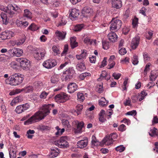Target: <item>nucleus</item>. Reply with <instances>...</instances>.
<instances>
[{"instance_id": "obj_1", "label": "nucleus", "mask_w": 158, "mask_h": 158, "mask_svg": "<svg viewBox=\"0 0 158 158\" xmlns=\"http://www.w3.org/2000/svg\"><path fill=\"white\" fill-rule=\"evenodd\" d=\"M51 104H45L40 106L39 110L34 115L24 122L25 125H28L32 123L44 119L50 113Z\"/></svg>"}, {"instance_id": "obj_2", "label": "nucleus", "mask_w": 158, "mask_h": 158, "mask_svg": "<svg viewBox=\"0 0 158 158\" xmlns=\"http://www.w3.org/2000/svg\"><path fill=\"white\" fill-rule=\"evenodd\" d=\"M21 10L20 7L17 5L14 4H9L7 6V10L6 13L2 12L1 17L3 24H7L9 21L8 18H12L16 16L17 14L21 12Z\"/></svg>"}, {"instance_id": "obj_3", "label": "nucleus", "mask_w": 158, "mask_h": 158, "mask_svg": "<svg viewBox=\"0 0 158 158\" xmlns=\"http://www.w3.org/2000/svg\"><path fill=\"white\" fill-rule=\"evenodd\" d=\"M20 73H15L11 75L10 78L9 84L11 85H17L21 83L23 80V77Z\"/></svg>"}, {"instance_id": "obj_4", "label": "nucleus", "mask_w": 158, "mask_h": 158, "mask_svg": "<svg viewBox=\"0 0 158 158\" xmlns=\"http://www.w3.org/2000/svg\"><path fill=\"white\" fill-rule=\"evenodd\" d=\"M122 25V22L121 20L118 19H113L111 22L110 27L111 31H117L121 27Z\"/></svg>"}, {"instance_id": "obj_5", "label": "nucleus", "mask_w": 158, "mask_h": 158, "mask_svg": "<svg viewBox=\"0 0 158 158\" xmlns=\"http://www.w3.org/2000/svg\"><path fill=\"white\" fill-rule=\"evenodd\" d=\"M117 136L115 133H113L110 134L108 136H106L102 140V142L100 143L101 145H103L106 143L108 145L112 143L113 139H115Z\"/></svg>"}, {"instance_id": "obj_6", "label": "nucleus", "mask_w": 158, "mask_h": 158, "mask_svg": "<svg viewBox=\"0 0 158 158\" xmlns=\"http://www.w3.org/2000/svg\"><path fill=\"white\" fill-rule=\"evenodd\" d=\"M56 143L59 147L65 148L69 147V143L67 141V137L66 136L61 137L58 140Z\"/></svg>"}, {"instance_id": "obj_7", "label": "nucleus", "mask_w": 158, "mask_h": 158, "mask_svg": "<svg viewBox=\"0 0 158 158\" xmlns=\"http://www.w3.org/2000/svg\"><path fill=\"white\" fill-rule=\"evenodd\" d=\"M56 102L59 103H63L68 99V96L65 93H61L56 95L55 97Z\"/></svg>"}, {"instance_id": "obj_8", "label": "nucleus", "mask_w": 158, "mask_h": 158, "mask_svg": "<svg viewBox=\"0 0 158 158\" xmlns=\"http://www.w3.org/2000/svg\"><path fill=\"white\" fill-rule=\"evenodd\" d=\"M57 62L53 59H48L44 62L43 66L47 69H51L57 64Z\"/></svg>"}, {"instance_id": "obj_9", "label": "nucleus", "mask_w": 158, "mask_h": 158, "mask_svg": "<svg viewBox=\"0 0 158 158\" xmlns=\"http://www.w3.org/2000/svg\"><path fill=\"white\" fill-rule=\"evenodd\" d=\"M30 105L27 103L18 106L15 110L16 112L18 114H20L24 111L27 110L29 108Z\"/></svg>"}, {"instance_id": "obj_10", "label": "nucleus", "mask_w": 158, "mask_h": 158, "mask_svg": "<svg viewBox=\"0 0 158 158\" xmlns=\"http://www.w3.org/2000/svg\"><path fill=\"white\" fill-rule=\"evenodd\" d=\"M14 33L12 31H3L0 34L1 38L4 40L10 39L14 35Z\"/></svg>"}, {"instance_id": "obj_11", "label": "nucleus", "mask_w": 158, "mask_h": 158, "mask_svg": "<svg viewBox=\"0 0 158 158\" xmlns=\"http://www.w3.org/2000/svg\"><path fill=\"white\" fill-rule=\"evenodd\" d=\"M77 126V128L75 129V132L77 133H80L82 132V129L84 127V123L83 122H79L78 121H75Z\"/></svg>"}, {"instance_id": "obj_12", "label": "nucleus", "mask_w": 158, "mask_h": 158, "mask_svg": "<svg viewBox=\"0 0 158 158\" xmlns=\"http://www.w3.org/2000/svg\"><path fill=\"white\" fill-rule=\"evenodd\" d=\"M46 52L45 51L42 52L35 51L33 54L34 58L37 60H40L43 58L45 56Z\"/></svg>"}, {"instance_id": "obj_13", "label": "nucleus", "mask_w": 158, "mask_h": 158, "mask_svg": "<svg viewBox=\"0 0 158 158\" xmlns=\"http://www.w3.org/2000/svg\"><path fill=\"white\" fill-rule=\"evenodd\" d=\"M68 92L69 93H72L75 92L78 88V86L76 83H71L68 85Z\"/></svg>"}, {"instance_id": "obj_14", "label": "nucleus", "mask_w": 158, "mask_h": 158, "mask_svg": "<svg viewBox=\"0 0 158 158\" xmlns=\"http://www.w3.org/2000/svg\"><path fill=\"white\" fill-rule=\"evenodd\" d=\"M18 61L20 63L21 67L26 68L29 64V61L27 59L24 58H18L17 59Z\"/></svg>"}, {"instance_id": "obj_15", "label": "nucleus", "mask_w": 158, "mask_h": 158, "mask_svg": "<svg viewBox=\"0 0 158 158\" xmlns=\"http://www.w3.org/2000/svg\"><path fill=\"white\" fill-rule=\"evenodd\" d=\"M79 14V11L76 8L71 9L69 16L72 20H74L77 18Z\"/></svg>"}, {"instance_id": "obj_16", "label": "nucleus", "mask_w": 158, "mask_h": 158, "mask_svg": "<svg viewBox=\"0 0 158 158\" xmlns=\"http://www.w3.org/2000/svg\"><path fill=\"white\" fill-rule=\"evenodd\" d=\"M140 40V37L137 36L133 38L132 40L131 46L133 49H135L139 44Z\"/></svg>"}, {"instance_id": "obj_17", "label": "nucleus", "mask_w": 158, "mask_h": 158, "mask_svg": "<svg viewBox=\"0 0 158 158\" xmlns=\"http://www.w3.org/2000/svg\"><path fill=\"white\" fill-rule=\"evenodd\" d=\"M107 37L109 40L113 43L115 42L117 39V36L116 33L112 31L108 34Z\"/></svg>"}, {"instance_id": "obj_18", "label": "nucleus", "mask_w": 158, "mask_h": 158, "mask_svg": "<svg viewBox=\"0 0 158 158\" xmlns=\"http://www.w3.org/2000/svg\"><path fill=\"white\" fill-rule=\"evenodd\" d=\"M93 10L91 8L85 7L83 8L82 13L84 16H90L93 13Z\"/></svg>"}, {"instance_id": "obj_19", "label": "nucleus", "mask_w": 158, "mask_h": 158, "mask_svg": "<svg viewBox=\"0 0 158 158\" xmlns=\"http://www.w3.org/2000/svg\"><path fill=\"white\" fill-rule=\"evenodd\" d=\"M112 6L113 8L119 9L122 6L121 0H112Z\"/></svg>"}, {"instance_id": "obj_20", "label": "nucleus", "mask_w": 158, "mask_h": 158, "mask_svg": "<svg viewBox=\"0 0 158 158\" xmlns=\"http://www.w3.org/2000/svg\"><path fill=\"white\" fill-rule=\"evenodd\" d=\"M58 39L60 40H63L65 39L66 33L65 32L60 31H57L55 32Z\"/></svg>"}, {"instance_id": "obj_21", "label": "nucleus", "mask_w": 158, "mask_h": 158, "mask_svg": "<svg viewBox=\"0 0 158 158\" xmlns=\"http://www.w3.org/2000/svg\"><path fill=\"white\" fill-rule=\"evenodd\" d=\"M88 141L87 139L82 140L78 142L77 143V148H83L85 147L88 143Z\"/></svg>"}, {"instance_id": "obj_22", "label": "nucleus", "mask_w": 158, "mask_h": 158, "mask_svg": "<svg viewBox=\"0 0 158 158\" xmlns=\"http://www.w3.org/2000/svg\"><path fill=\"white\" fill-rule=\"evenodd\" d=\"M59 152V150L58 148H51V152H50V157L54 158L57 156Z\"/></svg>"}, {"instance_id": "obj_23", "label": "nucleus", "mask_w": 158, "mask_h": 158, "mask_svg": "<svg viewBox=\"0 0 158 158\" xmlns=\"http://www.w3.org/2000/svg\"><path fill=\"white\" fill-rule=\"evenodd\" d=\"M76 69L81 72L84 70L86 69L85 63L83 61L78 63L76 65Z\"/></svg>"}, {"instance_id": "obj_24", "label": "nucleus", "mask_w": 158, "mask_h": 158, "mask_svg": "<svg viewBox=\"0 0 158 158\" xmlns=\"http://www.w3.org/2000/svg\"><path fill=\"white\" fill-rule=\"evenodd\" d=\"M70 45L71 48H74L77 47L78 45V43L76 42V38L74 37H73L70 38Z\"/></svg>"}, {"instance_id": "obj_25", "label": "nucleus", "mask_w": 158, "mask_h": 158, "mask_svg": "<svg viewBox=\"0 0 158 158\" xmlns=\"http://www.w3.org/2000/svg\"><path fill=\"white\" fill-rule=\"evenodd\" d=\"M158 76V72L156 71H152L151 74L150 76V80L152 81H154Z\"/></svg>"}, {"instance_id": "obj_26", "label": "nucleus", "mask_w": 158, "mask_h": 158, "mask_svg": "<svg viewBox=\"0 0 158 158\" xmlns=\"http://www.w3.org/2000/svg\"><path fill=\"white\" fill-rule=\"evenodd\" d=\"M83 108V106L80 104L77 105L76 106V110H74V112H76L77 115L81 114V111Z\"/></svg>"}, {"instance_id": "obj_27", "label": "nucleus", "mask_w": 158, "mask_h": 158, "mask_svg": "<svg viewBox=\"0 0 158 158\" xmlns=\"http://www.w3.org/2000/svg\"><path fill=\"white\" fill-rule=\"evenodd\" d=\"M23 15L24 17L28 19H31L32 18L31 12L27 9H25L24 10Z\"/></svg>"}, {"instance_id": "obj_28", "label": "nucleus", "mask_w": 158, "mask_h": 158, "mask_svg": "<svg viewBox=\"0 0 158 158\" xmlns=\"http://www.w3.org/2000/svg\"><path fill=\"white\" fill-rule=\"evenodd\" d=\"M84 42L85 44H91L93 43H94V44H95L96 40H91L88 37H85L84 39Z\"/></svg>"}, {"instance_id": "obj_29", "label": "nucleus", "mask_w": 158, "mask_h": 158, "mask_svg": "<svg viewBox=\"0 0 158 158\" xmlns=\"http://www.w3.org/2000/svg\"><path fill=\"white\" fill-rule=\"evenodd\" d=\"M15 56L17 57L20 56L22 55L23 52V50L22 49L19 48H14Z\"/></svg>"}, {"instance_id": "obj_30", "label": "nucleus", "mask_w": 158, "mask_h": 158, "mask_svg": "<svg viewBox=\"0 0 158 158\" xmlns=\"http://www.w3.org/2000/svg\"><path fill=\"white\" fill-rule=\"evenodd\" d=\"M86 56V53L85 52H83L80 55H77L76 57L78 60H83L85 59Z\"/></svg>"}, {"instance_id": "obj_31", "label": "nucleus", "mask_w": 158, "mask_h": 158, "mask_svg": "<svg viewBox=\"0 0 158 158\" xmlns=\"http://www.w3.org/2000/svg\"><path fill=\"white\" fill-rule=\"evenodd\" d=\"M59 76L57 75L52 76L51 78V81L52 83H56L59 81Z\"/></svg>"}, {"instance_id": "obj_32", "label": "nucleus", "mask_w": 158, "mask_h": 158, "mask_svg": "<svg viewBox=\"0 0 158 158\" xmlns=\"http://www.w3.org/2000/svg\"><path fill=\"white\" fill-rule=\"evenodd\" d=\"M38 29L39 27L33 23H31L27 28L28 30H29L32 31H36Z\"/></svg>"}, {"instance_id": "obj_33", "label": "nucleus", "mask_w": 158, "mask_h": 158, "mask_svg": "<svg viewBox=\"0 0 158 158\" xmlns=\"http://www.w3.org/2000/svg\"><path fill=\"white\" fill-rule=\"evenodd\" d=\"M35 132V131L34 130H29L27 131L26 136L28 139H32L34 136L32 134L34 133Z\"/></svg>"}, {"instance_id": "obj_34", "label": "nucleus", "mask_w": 158, "mask_h": 158, "mask_svg": "<svg viewBox=\"0 0 158 158\" xmlns=\"http://www.w3.org/2000/svg\"><path fill=\"white\" fill-rule=\"evenodd\" d=\"M33 89V87L32 86L29 85L26 86L22 89V91H23L26 93L32 91Z\"/></svg>"}, {"instance_id": "obj_35", "label": "nucleus", "mask_w": 158, "mask_h": 158, "mask_svg": "<svg viewBox=\"0 0 158 158\" xmlns=\"http://www.w3.org/2000/svg\"><path fill=\"white\" fill-rule=\"evenodd\" d=\"M90 76L91 74L89 73L85 72L81 74L80 75L79 77L80 79L81 80H83L85 77Z\"/></svg>"}, {"instance_id": "obj_36", "label": "nucleus", "mask_w": 158, "mask_h": 158, "mask_svg": "<svg viewBox=\"0 0 158 158\" xmlns=\"http://www.w3.org/2000/svg\"><path fill=\"white\" fill-rule=\"evenodd\" d=\"M77 95V100L80 102H82L85 99V97L83 93H78Z\"/></svg>"}, {"instance_id": "obj_37", "label": "nucleus", "mask_w": 158, "mask_h": 158, "mask_svg": "<svg viewBox=\"0 0 158 158\" xmlns=\"http://www.w3.org/2000/svg\"><path fill=\"white\" fill-rule=\"evenodd\" d=\"M9 155L10 158H16V152L13 149H10L9 151Z\"/></svg>"}, {"instance_id": "obj_38", "label": "nucleus", "mask_w": 158, "mask_h": 158, "mask_svg": "<svg viewBox=\"0 0 158 158\" xmlns=\"http://www.w3.org/2000/svg\"><path fill=\"white\" fill-rule=\"evenodd\" d=\"M107 74V73L105 71H102V73L100 75V77L98 79V81H99L102 79H104L105 77L106 76Z\"/></svg>"}, {"instance_id": "obj_39", "label": "nucleus", "mask_w": 158, "mask_h": 158, "mask_svg": "<svg viewBox=\"0 0 158 158\" xmlns=\"http://www.w3.org/2000/svg\"><path fill=\"white\" fill-rule=\"evenodd\" d=\"M83 24H78L76 25L74 28V31H79L81 30L83 28Z\"/></svg>"}, {"instance_id": "obj_40", "label": "nucleus", "mask_w": 158, "mask_h": 158, "mask_svg": "<svg viewBox=\"0 0 158 158\" xmlns=\"http://www.w3.org/2000/svg\"><path fill=\"white\" fill-rule=\"evenodd\" d=\"M103 48L105 49H107L109 48V42L106 41H103L102 43Z\"/></svg>"}, {"instance_id": "obj_41", "label": "nucleus", "mask_w": 158, "mask_h": 158, "mask_svg": "<svg viewBox=\"0 0 158 158\" xmlns=\"http://www.w3.org/2000/svg\"><path fill=\"white\" fill-rule=\"evenodd\" d=\"M62 122L64 127L69 128L70 127L69 122L68 120L64 119L62 120Z\"/></svg>"}, {"instance_id": "obj_42", "label": "nucleus", "mask_w": 158, "mask_h": 158, "mask_svg": "<svg viewBox=\"0 0 158 158\" xmlns=\"http://www.w3.org/2000/svg\"><path fill=\"white\" fill-rule=\"evenodd\" d=\"M125 149V148L122 145L118 146L115 148L116 150L120 152H123Z\"/></svg>"}, {"instance_id": "obj_43", "label": "nucleus", "mask_w": 158, "mask_h": 158, "mask_svg": "<svg viewBox=\"0 0 158 158\" xmlns=\"http://www.w3.org/2000/svg\"><path fill=\"white\" fill-rule=\"evenodd\" d=\"M157 129L155 127H154L153 129L151 130L149 132V135L151 136H153L154 135H157L156 134V131Z\"/></svg>"}, {"instance_id": "obj_44", "label": "nucleus", "mask_w": 158, "mask_h": 158, "mask_svg": "<svg viewBox=\"0 0 158 158\" xmlns=\"http://www.w3.org/2000/svg\"><path fill=\"white\" fill-rule=\"evenodd\" d=\"M21 91H22V89H17L11 92L10 93V94L11 95H14L15 94H18L19 93L21 92Z\"/></svg>"}, {"instance_id": "obj_45", "label": "nucleus", "mask_w": 158, "mask_h": 158, "mask_svg": "<svg viewBox=\"0 0 158 158\" xmlns=\"http://www.w3.org/2000/svg\"><path fill=\"white\" fill-rule=\"evenodd\" d=\"M92 143L94 146H96L99 143V142L96 140L95 136H93L92 137Z\"/></svg>"}, {"instance_id": "obj_46", "label": "nucleus", "mask_w": 158, "mask_h": 158, "mask_svg": "<svg viewBox=\"0 0 158 158\" xmlns=\"http://www.w3.org/2000/svg\"><path fill=\"white\" fill-rule=\"evenodd\" d=\"M132 63L134 65L137 64L139 62L137 56L136 55L134 56L133 58L132 59Z\"/></svg>"}, {"instance_id": "obj_47", "label": "nucleus", "mask_w": 158, "mask_h": 158, "mask_svg": "<svg viewBox=\"0 0 158 158\" xmlns=\"http://www.w3.org/2000/svg\"><path fill=\"white\" fill-rule=\"evenodd\" d=\"M25 41V39H23L20 40H19L16 41L15 42V45L19 46L22 45L23 44Z\"/></svg>"}, {"instance_id": "obj_48", "label": "nucleus", "mask_w": 158, "mask_h": 158, "mask_svg": "<svg viewBox=\"0 0 158 158\" xmlns=\"http://www.w3.org/2000/svg\"><path fill=\"white\" fill-rule=\"evenodd\" d=\"M48 95V93H47L45 91H43L40 94V97L41 99L45 98Z\"/></svg>"}, {"instance_id": "obj_49", "label": "nucleus", "mask_w": 158, "mask_h": 158, "mask_svg": "<svg viewBox=\"0 0 158 158\" xmlns=\"http://www.w3.org/2000/svg\"><path fill=\"white\" fill-rule=\"evenodd\" d=\"M144 59L145 61H148L150 60V57L147 53H143V54Z\"/></svg>"}, {"instance_id": "obj_50", "label": "nucleus", "mask_w": 158, "mask_h": 158, "mask_svg": "<svg viewBox=\"0 0 158 158\" xmlns=\"http://www.w3.org/2000/svg\"><path fill=\"white\" fill-rule=\"evenodd\" d=\"M7 52L8 54L11 56H15L14 48L10 49Z\"/></svg>"}, {"instance_id": "obj_51", "label": "nucleus", "mask_w": 158, "mask_h": 158, "mask_svg": "<svg viewBox=\"0 0 158 158\" xmlns=\"http://www.w3.org/2000/svg\"><path fill=\"white\" fill-rule=\"evenodd\" d=\"M53 51L54 52L56 53V54H60V52L59 49V48H57L56 46L54 45L53 46L52 48Z\"/></svg>"}, {"instance_id": "obj_52", "label": "nucleus", "mask_w": 158, "mask_h": 158, "mask_svg": "<svg viewBox=\"0 0 158 158\" xmlns=\"http://www.w3.org/2000/svg\"><path fill=\"white\" fill-rule=\"evenodd\" d=\"M127 53L126 49L124 48H121L119 51V53L121 55H124Z\"/></svg>"}, {"instance_id": "obj_53", "label": "nucleus", "mask_w": 158, "mask_h": 158, "mask_svg": "<svg viewBox=\"0 0 158 158\" xmlns=\"http://www.w3.org/2000/svg\"><path fill=\"white\" fill-rule=\"evenodd\" d=\"M126 126H125L123 124H122L119 126L118 127V130L119 131L123 132L124 131H125L126 130Z\"/></svg>"}, {"instance_id": "obj_54", "label": "nucleus", "mask_w": 158, "mask_h": 158, "mask_svg": "<svg viewBox=\"0 0 158 158\" xmlns=\"http://www.w3.org/2000/svg\"><path fill=\"white\" fill-rule=\"evenodd\" d=\"M121 74L120 73H114L113 74L112 76L114 77L115 79L118 80L121 77Z\"/></svg>"}, {"instance_id": "obj_55", "label": "nucleus", "mask_w": 158, "mask_h": 158, "mask_svg": "<svg viewBox=\"0 0 158 158\" xmlns=\"http://www.w3.org/2000/svg\"><path fill=\"white\" fill-rule=\"evenodd\" d=\"M10 67H11V68L13 69H15L17 68V65L15 62L14 61L11 62L10 63Z\"/></svg>"}, {"instance_id": "obj_56", "label": "nucleus", "mask_w": 158, "mask_h": 158, "mask_svg": "<svg viewBox=\"0 0 158 158\" xmlns=\"http://www.w3.org/2000/svg\"><path fill=\"white\" fill-rule=\"evenodd\" d=\"M131 99L133 103H135L136 102L138 99V95H134L132 96L131 97Z\"/></svg>"}, {"instance_id": "obj_57", "label": "nucleus", "mask_w": 158, "mask_h": 158, "mask_svg": "<svg viewBox=\"0 0 158 158\" xmlns=\"http://www.w3.org/2000/svg\"><path fill=\"white\" fill-rule=\"evenodd\" d=\"M146 11L147 9L144 7H143L140 10L139 13L145 16L146 15L145 12Z\"/></svg>"}, {"instance_id": "obj_58", "label": "nucleus", "mask_w": 158, "mask_h": 158, "mask_svg": "<svg viewBox=\"0 0 158 158\" xmlns=\"http://www.w3.org/2000/svg\"><path fill=\"white\" fill-rule=\"evenodd\" d=\"M108 103V102H104L103 100H99V104L100 105L102 106H104L107 104Z\"/></svg>"}, {"instance_id": "obj_59", "label": "nucleus", "mask_w": 158, "mask_h": 158, "mask_svg": "<svg viewBox=\"0 0 158 158\" xmlns=\"http://www.w3.org/2000/svg\"><path fill=\"white\" fill-rule=\"evenodd\" d=\"M136 114V110H133L131 111L128 112L126 114L127 115H134Z\"/></svg>"}, {"instance_id": "obj_60", "label": "nucleus", "mask_w": 158, "mask_h": 158, "mask_svg": "<svg viewBox=\"0 0 158 158\" xmlns=\"http://www.w3.org/2000/svg\"><path fill=\"white\" fill-rule=\"evenodd\" d=\"M138 23V19L137 18L133 19L132 20V24L134 27H136Z\"/></svg>"}, {"instance_id": "obj_61", "label": "nucleus", "mask_w": 158, "mask_h": 158, "mask_svg": "<svg viewBox=\"0 0 158 158\" xmlns=\"http://www.w3.org/2000/svg\"><path fill=\"white\" fill-rule=\"evenodd\" d=\"M151 65V64L150 63H148L146 65L144 70V72L145 73H147V71L149 69V67Z\"/></svg>"}, {"instance_id": "obj_62", "label": "nucleus", "mask_w": 158, "mask_h": 158, "mask_svg": "<svg viewBox=\"0 0 158 158\" xmlns=\"http://www.w3.org/2000/svg\"><path fill=\"white\" fill-rule=\"evenodd\" d=\"M68 50V44H65L64 46V50L62 53V54H66Z\"/></svg>"}, {"instance_id": "obj_63", "label": "nucleus", "mask_w": 158, "mask_h": 158, "mask_svg": "<svg viewBox=\"0 0 158 158\" xmlns=\"http://www.w3.org/2000/svg\"><path fill=\"white\" fill-rule=\"evenodd\" d=\"M34 85L36 86H41L43 85V84L40 81H37L34 82Z\"/></svg>"}, {"instance_id": "obj_64", "label": "nucleus", "mask_w": 158, "mask_h": 158, "mask_svg": "<svg viewBox=\"0 0 158 158\" xmlns=\"http://www.w3.org/2000/svg\"><path fill=\"white\" fill-rule=\"evenodd\" d=\"M109 63L108 66H109V67L108 69H110L114 66L115 65V63L114 61H111L110 62H109Z\"/></svg>"}]
</instances>
